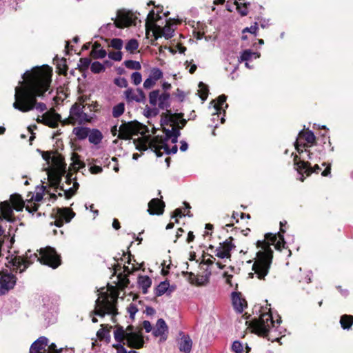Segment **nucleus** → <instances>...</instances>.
Segmentation results:
<instances>
[{"label":"nucleus","mask_w":353,"mask_h":353,"mask_svg":"<svg viewBox=\"0 0 353 353\" xmlns=\"http://www.w3.org/2000/svg\"><path fill=\"white\" fill-rule=\"evenodd\" d=\"M118 294L101 292L95 301L94 310L91 314L104 317L105 314L112 315L111 320L114 323H117L116 316L119 314L117 307Z\"/></svg>","instance_id":"obj_4"},{"label":"nucleus","mask_w":353,"mask_h":353,"mask_svg":"<svg viewBox=\"0 0 353 353\" xmlns=\"http://www.w3.org/2000/svg\"><path fill=\"white\" fill-rule=\"evenodd\" d=\"M63 348L57 349L55 343H52L50 345H48V350L46 352L43 353H61Z\"/></svg>","instance_id":"obj_60"},{"label":"nucleus","mask_w":353,"mask_h":353,"mask_svg":"<svg viewBox=\"0 0 353 353\" xmlns=\"http://www.w3.org/2000/svg\"><path fill=\"white\" fill-rule=\"evenodd\" d=\"M210 273L209 274L196 276V286H204L209 283Z\"/></svg>","instance_id":"obj_50"},{"label":"nucleus","mask_w":353,"mask_h":353,"mask_svg":"<svg viewBox=\"0 0 353 353\" xmlns=\"http://www.w3.org/2000/svg\"><path fill=\"white\" fill-rule=\"evenodd\" d=\"M125 111V104L121 102L114 105L112 108V117L118 118L121 116Z\"/></svg>","instance_id":"obj_44"},{"label":"nucleus","mask_w":353,"mask_h":353,"mask_svg":"<svg viewBox=\"0 0 353 353\" xmlns=\"http://www.w3.org/2000/svg\"><path fill=\"white\" fill-rule=\"evenodd\" d=\"M253 57H254L256 59L259 57V54H258L256 52H252L251 50H245L241 52V54L239 58V61H250Z\"/></svg>","instance_id":"obj_39"},{"label":"nucleus","mask_w":353,"mask_h":353,"mask_svg":"<svg viewBox=\"0 0 353 353\" xmlns=\"http://www.w3.org/2000/svg\"><path fill=\"white\" fill-rule=\"evenodd\" d=\"M232 349L236 353H242L243 352V346H242L241 343L238 341H236L233 343V344L232 345Z\"/></svg>","instance_id":"obj_61"},{"label":"nucleus","mask_w":353,"mask_h":353,"mask_svg":"<svg viewBox=\"0 0 353 353\" xmlns=\"http://www.w3.org/2000/svg\"><path fill=\"white\" fill-rule=\"evenodd\" d=\"M138 285L142 289L143 294H147L152 285V280L148 276H139L138 277Z\"/></svg>","instance_id":"obj_29"},{"label":"nucleus","mask_w":353,"mask_h":353,"mask_svg":"<svg viewBox=\"0 0 353 353\" xmlns=\"http://www.w3.org/2000/svg\"><path fill=\"white\" fill-rule=\"evenodd\" d=\"M52 76V69L47 65L26 71L22 76L23 81L19 82L20 85L15 88L14 108L22 112H28L34 108L40 112L46 110V104L37 102V98L48 91Z\"/></svg>","instance_id":"obj_1"},{"label":"nucleus","mask_w":353,"mask_h":353,"mask_svg":"<svg viewBox=\"0 0 353 353\" xmlns=\"http://www.w3.org/2000/svg\"><path fill=\"white\" fill-rule=\"evenodd\" d=\"M165 332H168V326L165 321L163 319H158L156 327L153 330V334L156 337L163 335Z\"/></svg>","instance_id":"obj_28"},{"label":"nucleus","mask_w":353,"mask_h":353,"mask_svg":"<svg viewBox=\"0 0 353 353\" xmlns=\"http://www.w3.org/2000/svg\"><path fill=\"white\" fill-rule=\"evenodd\" d=\"M340 324L343 330H349L353 325V316L350 314H343L340 318Z\"/></svg>","instance_id":"obj_31"},{"label":"nucleus","mask_w":353,"mask_h":353,"mask_svg":"<svg viewBox=\"0 0 353 353\" xmlns=\"http://www.w3.org/2000/svg\"><path fill=\"white\" fill-rule=\"evenodd\" d=\"M167 141L166 137L163 138L162 136L159 135L154 136L148 143V146L151 149L161 147L163 143Z\"/></svg>","instance_id":"obj_37"},{"label":"nucleus","mask_w":353,"mask_h":353,"mask_svg":"<svg viewBox=\"0 0 353 353\" xmlns=\"http://www.w3.org/2000/svg\"><path fill=\"white\" fill-rule=\"evenodd\" d=\"M10 203L17 211H22L25 207V203L22 196L19 194H13L10 196Z\"/></svg>","instance_id":"obj_25"},{"label":"nucleus","mask_w":353,"mask_h":353,"mask_svg":"<svg viewBox=\"0 0 353 353\" xmlns=\"http://www.w3.org/2000/svg\"><path fill=\"white\" fill-rule=\"evenodd\" d=\"M84 105L75 103L70 110L69 117L63 121V125H81L85 122H91L92 117L83 111Z\"/></svg>","instance_id":"obj_6"},{"label":"nucleus","mask_w":353,"mask_h":353,"mask_svg":"<svg viewBox=\"0 0 353 353\" xmlns=\"http://www.w3.org/2000/svg\"><path fill=\"white\" fill-rule=\"evenodd\" d=\"M299 137L305 140L307 144L314 145L316 143V137L311 130H303L299 133Z\"/></svg>","instance_id":"obj_30"},{"label":"nucleus","mask_w":353,"mask_h":353,"mask_svg":"<svg viewBox=\"0 0 353 353\" xmlns=\"http://www.w3.org/2000/svg\"><path fill=\"white\" fill-rule=\"evenodd\" d=\"M234 4L236 6V10L241 16H246L248 13V6L250 3H239L236 0L234 1Z\"/></svg>","instance_id":"obj_45"},{"label":"nucleus","mask_w":353,"mask_h":353,"mask_svg":"<svg viewBox=\"0 0 353 353\" xmlns=\"http://www.w3.org/2000/svg\"><path fill=\"white\" fill-rule=\"evenodd\" d=\"M105 66L103 64L101 63L99 61H94L90 66V70L94 74H99L103 71H105Z\"/></svg>","instance_id":"obj_48"},{"label":"nucleus","mask_w":353,"mask_h":353,"mask_svg":"<svg viewBox=\"0 0 353 353\" xmlns=\"http://www.w3.org/2000/svg\"><path fill=\"white\" fill-rule=\"evenodd\" d=\"M48 344V339L46 336H40L37 339L30 347V353H43L46 352V347Z\"/></svg>","instance_id":"obj_20"},{"label":"nucleus","mask_w":353,"mask_h":353,"mask_svg":"<svg viewBox=\"0 0 353 353\" xmlns=\"http://www.w3.org/2000/svg\"><path fill=\"white\" fill-rule=\"evenodd\" d=\"M125 344L130 348H142L144 345V339L141 332L128 333Z\"/></svg>","instance_id":"obj_16"},{"label":"nucleus","mask_w":353,"mask_h":353,"mask_svg":"<svg viewBox=\"0 0 353 353\" xmlns=\"http://www.w3.org/2000/svg\"><path fill=\"white\" fill-rule=\"evenodd\" d=\"M13 207L9 201H4L0 203V219H6L9 222L14 221Z\"/></svg>","instance_id":"obj_19"},{"label":"nucleus","mask_w":353,"mask_h":353,"mask_svg":"<svg viewBox=\"0 0 353 353\" xmlns=\"http://www.w3.org/2000/svg\"><path fill=\"white\" fill-rule=\"evenodd\" d=\"M73 133L79 140H83L88 137L90 129L83 127H77L74 128Z\"/></svg>","instance_id":"obj_38"},{"label":"nucleus","mask_w":353,"mask_h":353,"mask_svg":"<svg viewBox=\"0 0 353 353\" xmlns=\"http://www.w3.org/2000/svg\"><path fill=\"white\" fill-rule=\"evenodd\" d=\"M110 46L115 50H120L123 47V40L119 38L112 39Z\"/></svg>","instance_id":"obj_55"},{"label":"nucleus","mask_w":353,"mask_h":353,"mask_svg":"<svg viewBox=\"0 0 353 353\" xmlns=\"http://www.w3.org/2000/svg\"><path fill=\"white\" fill-rule=\"evenodd\" d=\"M168 121H171L172 124L179 125V121L183 117L184 114L182 112L180 113H171L170 110H168Z\"/></svg>","instance_id":"obj_42"},{"label":"nucleus","mask_w":353,"mask_h":353,"mask_svg":"<svg viewBox=\"0 0 353 353\" xmlns=\"http://www.w3.org/2000/svg\"><path fill=\"white\" fill-rule=\"evenodd\" d=\"M118 279L119 287L122 289L126 288L128 285L130 283V280L128 279V274H123L122 273H120L118 275Z\"/></svg>","instance_id":"obj_51"},{"label":"nucleus","mask_w":353,"mask_h":353,"mask_svg":"<svg viewBox=\"0 0 353 353\" xmlns=\"http://www.w3.org/2000/svg\"><path fill=\"white\" fill-rule=\"evenodd\" d=\"M141 128L142 125L137 121L124 123L120 125L117 137L120 139H130L132 136L137 134Z\"/></svg>","instance_id":"obj_7"},{"label":"nucleus","mask_w":353,"mask_h":353,"mask_svg":"<svg viewBox=\"0 0 353 353\" xmlns=\"http://www.w3.org/2000/svg\"><path fill=\"white\" fill-rule=\"evenodd\" d=\"M80 63L78 65V68L80 71L83 72L86 70L91 63V59L88 57L81 58L79 60Z\"/></svg>","instance_id":"obj_49"},{"label":"nucleus","mask_w":353,"mask_h":353,"mask_svg":"<svg viewBox=\"0 0 353 353\" xmlns=\"http://www.w3.org/2000/svg\"><path fill=\"white\" fill-rule=\"evenodd\" d=\"M232 300L234 308L239 313H241L244 308L247 307V301L242 297L241 292H232Z\"/></svg>","instance_id":"obj_22"},{"label":"nucleus","mask_w":353,"mask_h":353,"mask_svg":"<svg viewBox=\"0 0 353 353\" xmlns=\"http://www.w3.org/2000/svg\"><path fill=\"white\" fill-rule=\"evenodd\" d=\"M180 23L181 21L179 20L169 19L167 20L166 24L164 27L161 28L159 26H156V28L154 32L155 39H157L159 37H164L166 39L172 38L174 30L172 28L171 26L174 23Z\"/></svg>","instance_id":"obj_14"},{"label":"nucleus","mask_w":353,"mask_h":353,"mask_svg":"<svg viewBox=\"0 0 353 353\" xmlns=\"http://www.w3.org/2000/svg\"><path fill=\"white\" fill-rule=\"evenodd\" d=\"M112 347L117 350V353H138L134 350L128 352L122 344H113Z\"/></svg>","instance_id":"obj_58"},{"label":"nucleus","mask_w":353,"mask_h":353,"mask_svg":"<svg viewBox=\"0 0 353 353\" xmlns=\"http://www.w3.org/2000/svg\"><path fill=\"white\" fill-rule=\"evenodd\" d=\"M233 241V237L230 236L223 243H220V246L216 248L214 251L215 256L220 259H230L232 256L231 251L235 248V245L232 243Z\"/></svg>","instance_id":"obj_13"},{"label":"nucleus","mask_w":353,"mask_h":353,"mask_svg":"<svg viewBox=\"0 0 353 353\" xmlns=\"http://www.w3.org/2000/svg\"><path fill=\"white\" fill-rule=\"evenodd\" d=\"M54 64L56 65L57 72L59 74L65 76L67 74V71L68 67L67 65V60L65 58H58L57 56L53 59Z\"/></svg>","instance_id":"obj_24"},{"label":"nucleus","mask_w":353,"mask_h":353,"mask_svg":"<svg viewBox=\"0 0 353 353\" xmlns=\"http://www.w3.org/2000/svg\"><path fill=\"white\" fill-rule=\"evenodd\" d=\"M56 212L54 216V225L58 228L63 225L64 223H69L75 216V212L69 208H57L53 209Z\"/></svg>","instance_id":"obj_9"},{"label":"nucleus","mask_w":353,"mask_h":353,"mask_svg":"<svg viewBox=\"0 0 353 353\" xmlns=\"http://www.w3.org/2000/svg\"><path fill=\"white\" fill-rule=\"evenodd\" d=\"M128 337V333L123 328V327L118 323L114 325V338L115 341L118 343L117 344H122L124 345L125 341H126Z\"/></svg>","instance_id":"obj_23"},{"label":"nucleus","mask_w":353,"mask_h":353,"mask_svg":"<svg viewBox=\"0 0 353 353\" xmlns=\"http://www.w3.org/2000/svg\"><path fill=\"white\" fill-rule=\"evenodd\" d=\"M165 207V204L161 199L154 198L148 203V212L150 215H161Z\"/></svg>","instance_id":"obj_17"},{"label":"nucleus","mask_w":353,"mask_h":353,"mask_svg":"<svg viewBox=\"0 0 353 353\" xmlns=\"http://www.w3.org/2000/svg\"><path fill=\"white\" fill-rule=\"evenodd\" d=\"M17 282L16 276L8 272L0 273V295L7 294L13 289Z\"/></svg>","instance_id":"obj_12"},{"label":"nucleus","mask_w":353,"mask_h":353,"mask_svg":"<svg viewBox=\"0 0 353 353\" xmlns=\"http://www.w3.org/2000/svg\"><path fill=\"white\" fill-rule=\"evenodd\" d=\"M107 55V52L104 49L101 50H92L90 52V57L94 59H103Z\"/></svg>","instance_id":"obj_52"},{"label":"nucleus","mask_w":353,"mask_h":353,"mask_svg":"<svg viewBox=\"0 0 353 353\" xmlns=\"http://www.w3.org/2000/svg\"><path fill=\"white\" fill-rule=\"evenodd\" d=\"M199 96L202 101H205L208 97L209 90L206 84L203 82L199 83Z\"/></svg>","instance_id":"obj_43"},{"label":"nucleus","mask_w":353,"mask_h":353,"mask_svg":"<svg viewBox=\"0 0 353 353\" xmlns=\"http://www.w3.org/2000/svg\"><path fill=\"white\" fill-rule=\"evenodd\" d=\"M264 237L263 240H259L256 243V248L261 250L256 252L252 265V270L254 273L249 274L250 278H253L254 274H256L257 279L263 281L270 272L273 259V250L270 245H273L275 249L281 250L286 243L284 236L281 232L266 233Z\"/></svg>","instance_id":"obj_2"},{"label":"nucleus","mask_w":353,"mask_h":353,"mask_svg":"<svg viewBox=\"0 0 353 353\" xmlns=\"http://www.w3.org/2000/svg\"><path fill=\"white\" fill-rule=\"evenodd\" d=\"M136 92H137V94H136L135 91L131 88H128L124 92V94H125L126 101L128 103L132 102L133 101L138 102V103H141V102L145 101V94L144 92L141 88H137L136 90Z\"/></svg>","instance_id":"obj_18"},{"label":"nucleus","mask_w":353,"mask_h":353,"mask_svg":"<svg viewBox=\"0 0 353 353\" xmlns=\"http://www.w3.org/2000/svg\"><path fill=\"white\" fill-rule=\"evenodd\" d=\"M101 329L99 330L97 332V336L100 341L105 340L107 343L110 342V332L112 328V325L101 324Z\"/></svg>","instance_id":"obj_26"},{"label":"nucleus","mask_w":353,"mask_h":353,"mask_svg":"<svg viewBox=\"0 0 353 353\" xmlns=\"http://www.w3.org/2000/svg\"><path fill=\"white\" fill-rule=\"evenodd\" d=\"M125 66L130 70H139L141 69V63L137 61L127 60L124 61Z\"/></svg>","instance_id":"obj_47"},{"label":"nucleus","mask_w":353,"mask_h":353,"mask_svg":"<svg viewBox=\"0 0 353 353\" xmlns=\"http://www.w3.org/2000/svg\"><path fill=\"white\" fill-rule=\"evenodd\" d=\"M114 83L120 88H126L128 81L125 78H117L114 79Z\"/></svg>","instance_id":"obj_62"},{"label":"nucleus","mask_w":353,"mask_h":353,"mask_svg":"<svg viewBox=\"0 0 353 353\" xmlns=\"http://www.w3.org/2000/svg\"><path fill=\"white\" fill-rule=\"evenodd\" d=\"M65 172V170H51L48 172V179L50 186L54 188L55 190L59 189L64 190L63 184L61 185L62 176Z\"/></svg>","instance_id":"obj_15"},{"label":"nucleus","mask_w":353,"mask_h":353,"mask_svg":"<svg viewBox=\"0 0 353 353\" xmlns=\"http://www.w3.org/2000/svg\"><path fill=\"white\" fill-rule=\"evenodd\" d=\"M182 275L187 277L188 281L192 285H196V276L192 272H182Z\"/></svg>","instance_id":"obj_56"},{"label":"nucleus","mask_w":353,"mask_h":353,"mask_svg":"<svg viewBox=\"0 0 353 353\" xmlns=\"http://www.w3.org/2000/svg\"><path fill=\"white\" fill-rule=\"evenodd\" d=\"M155 83L156 81L149 77L147 79L145 80L143 83V87L145 89H150L155 85Z\"/></svg>","instance_id":"obj_64"},{"label":"nucleus","mask_w":353,"mask_h":353,"mask_svg":"<svg viewBox=\"0 0 353 353\" xmlns=\"http://www.w3.org/2000/svg\"><path fill=\"white\" fill-rule=\"evenodd\" d=\"M114 26L118 28H123L135 25V17L132 12L124 10H119L117 12V19L114 21Z\"/></svg>","instance_id":"obj_11"},{"label":"nucleus","mask_w":353,"mask_h":353,"mask_svg":"<svg viewBox=\"0 0 353 353\" xmlns=\"http://www.w3.org/2000/svg\"><path fill=\"white\" fill-rule=\"evenodd\" d=\"M103 139L102 133L97 129H93L91 132L90 131L88 135L89 141L94 145L99 144Z\"/></svg>","instance_id":"obj_33"},{"label":"nucleus","mask_w":353,"mask_h":353,"mask_svg":"<svg viewBox=\"0 0 353 353\" xmlns=\"http://www.w3.org/2000/svg\"><path fill=\"white\" fill-rule=\"evenodd\" d=\"M227 99V97L224 94L220 95L217 98V103L214 104V108L216 110L217 114H221V111H223V114H225V110L223 109V105H225V108L228 107V105L225 103Z\"/></svg>","instance_id":"obj_32"},{"label":"nucleus","mask_w":353,"mask_h":353,"mask_svg":"<svg viewBox=\"0 0 353 353\" xmlns=\"http://www.w3.org/2000/svg\"><path fill=\"white\" fill-rule=\"evenodd\" d=\"M172 126V129L169 130L165 128H163V131L165 134L166 139L168 140L172 136H178L181 135L180 128L179 125L176 124H170Z\"/></svg>","instance_id":"obj_34"},{"label":"nucleus","mask_w":353,"mask_h":353,"mask_svg":"<svg viewBox=\"0 0 353 353\" xmlns=\"http://www.w3.org/2000/svg\"><path fill=\"white\" fill-rule=\"evenodd\" d=\"M170 98V93L165 92L160 94L159 90H153L149 94V102L152 106H155L159 101V108L161 110H166L167 111L170 107V103L169 101Z\"/></svg>","instance_id":"obj_8"},{"label":"nucleus","mask_w":353,"mask_h":353,"mask_svg":"<svg viewBox=\"0 0 353 353\" xmlns=\"http://www.w3.org/2000/svg\"><path fill=\"white\" fill-rule=\"evenodd\" d=\"M39 205L32 202V199L28 200L26 205H25L26 210L30 213H34L39 209Z\"/></svg>","instance_id":"obj_54"},{"label":"nucleus","mask_w":353,"mask_h":353,"mask_svg":"<svg viewBox=\"0 0 353 353\" xmlns=\"http://www.w3.org/2000/svg\"><path fill=\"white\" fill-rule=\"evenodd\" d=\"M170 283L168 281H164L161 282L157 287L155 288V296H161L163 294H165L169 288Z\"/></svg>","instance_id":"obj_40"},{"label":"nucleus","mask_w":353,"mask_h":353,"mask_svg":"<svg viewBox=\"0 0 353 353\" xmlns=\"http://www.w3.org/2000/svg\"><path fill=\"white\" fill-rule=\"evenodd\" d=\"M149 77L157 81L163 78V72L158 68H153Z\"/></svg>","instance_id":"obj_53"},{"label":"nucleus","mask_w":353,"mask_h":353,"mask_svg":"<svg viewBox=\"0 0 353 353\" xmlns=\"http://www.w3.org/2000/svg\"><path fill=\"white\" fill-rule=\"evenodd\" d=\"M108 57L114 61H120L122 59V52L120 50L117 52H110Z\"/></svg>","instance_id":"obj_59"},{"label":"nucleus","mask_w":353,"mask_h":353,"mask_svg":"<svg viewBox=\"0 0 353 353\" xmlns=\"http://www.w3.org/2000/svg\"><path fill=\"white\" fill-rule=\"evenodd\" d=\"M128 313L130 314V316L132 319H134L135 314L137 312L138 309L137 306L132 303L130 304V305L127 308Z\"/></svg>","instance_id":"obj_63"},{"label":"nucleus","mask_w":353,"mask_h":353,"mask_svg":"<svg viewBox=\"0 0 353 353\" xmlns=\"http://www.w3.org/2000/svg\"><path fill=\"white\" fill-rule=\"evenodd\" d=\"M74 181L73 182V186L72 188H70L68 189L64 188V190H63L64 192V196L66 199H70L73 196H74L79 188V184L77 181L76 178H74Z\"/></svg>","instance_id":"obj_35"},{"label":"nucleus","mask_w":353,"mask_h":353,"mask_svg":"<svg viewBox=\"0 0 353 353\" xmlns=\"http://www.w3.org/2000/svg\"><path fill=\"white\" fill-rule=\"evenodd\" d=\"M294 162L296 165V170L302 175V177L301 178V181H304L303 175V173H305L307 176H309L312 173H319L321 170V168L319 165L316 164L313 168H312L310 162L301 160L298 155L294 156Z\"/></svg>","instance_id":"obj_10"},{"label":"nucleus","mask_w":353,"mask_h":353,"mask_svg":"<svg viewBox=\"0 0 353 353\" xmlns=\"http://www.w3.org/2000/svg\"><path fill=\"white\" fill-rule=\"evenodd\" d=\"M139 48V42L135 39H132L128 41V42L125 45V50L131 54L134 53V52Z\"/></svg>","instance_id":"obj_46"},{"label":"nucleus","mask_w":353,"mask_h":353,"mask_svg":"<svg viewBox=\"0 0 353 353\" xmlns=\"http://www.w3.org/2000/svg\"><path fill=\"white\" fill-rule=\"evenodd\" d=\"M272 315L270 312L263 313L259 319H254L249 322L252 332L259 336L267 337L270 326H274Z\"/></svg>","instance_id":"obj_5"},{"label":"nucleus","mask_w":353,"mask_h":353,"mask_svg":"<svg viewBox=\"0 0 353 353\" xmlns=\"http://www.w3.org/2000/svg\"><path fill=\"white\" fill-rule=\"evenodd\" d=\"M131 79L132 83L137 85L140 84L142 81V76L141 74L139 72H134L131 75Z\"/></svg>","instance_id":"obj_57"},{"label":"nucleus","mask_w":353,"mask_h":353,"mask_svg":"<svg viewBox=\"0 0 353 353\" xmlns=\"http://www.w3.org/2000/svg\"><path fill=\"white\" fill-rule=\"evenodd\" d=\"M61 117L58 113L49 114L46 112L42 117V122L51 128H56L58 127V123L61 121Z\"/></svg>","instance_id":"obj_21"},{"label":"nucleus","mask_w":353,"mask_h":353,"mask_svg":"<svg viewBox=\"0 0 353 353\" xmlns=\"http://www.w3.org/2000/svg\"><path fill=\"white\" fill-rule=\"evenodd\" d=\"M136 149L139 151H145L148 150V148L149 147L148 140L144 138H138L135 139L133 141Z\"/></svg>","instance_id":"obj_41"},{"label":"nucleus","mask_w":353,"mask_h":353,"mask_svg":"<svg viewBox=\"0 0 353 353\" xmlns=\"http://www.w3.org/2000/svg\"><path fill=\"white\" fill-rule=\"evenodd\" d=\"M162 10L163 6H161V10H158V13L162 12ZM161 19V17L159 14H157V15L155 14L154 10H150L148 14L147 20L145 22L146 28L148 29L149 27H154V28H156L157 25L155 24V22Z\"/></svg>","instance_id":"obj_27"},{"label":"nucleus","mask_w":353,"mask_h":353,"mask_svg":"<svg viewBox=\"0 0 353 353\" xmlns=\"http://www.w3.org/2000/svg\"><path fill=\"white\" fill-rule=\"evenodd\" d=\"M29 253H30V250L26 253L25 257L15 256L10 261L13 267H15L17 270H19L20 273L25 271L32 263V261L30 260L32 256L34 259H37L41 263L51 267L53 269L58 268L61 265V256L57 253L55 249L51 247L41 249L39 257L35 253L33 254H30V255L28 254Z\"/></svg>","instance_id":"obj_3"},{"label":"nucleus","mask_w":353,"mask_h":353,"mask_svg":"<svg viewBox=\"0 0 353 353\" xmlns=\"http://www.w3.org/2000/svg\"><path fill=\"white\" fill-rule=\"evenodd\" d=\"M192 340L189 336H184L181 339L179 345V350L185 353H189L192 349Z\"/></svg>","instance_id":"obj_36"}]
</instances>
